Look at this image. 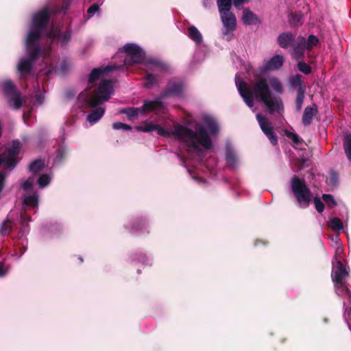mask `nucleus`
I'll return each instance as SVG.
<instances>
[{"instance_id": "obj_32", "label": "nucleus", "mask_w": 351, "mask_h": 351, "mask_svg": "<svg viewBox=\"0 0 351 351\" xmlns=\"http://www.w3.org/2000/svg\"><path fill=\"white\" fill-rule=\"evenodd\" d=\"M319 42V40L316 36L313 34L309 35L307 39L305 38V47L306 50L311 51Z\"/></svg>"}, {"instance_id": "obj_27", "label": "nucleus", "mask_w": 351, "mask_h": 351, "mask_svg": "<svg viewBox=\"0 0 351 351\" xmlns=\"http://www.w3.org/2000/svg\"><path fill=\"white\" fill-rule=\"evenodd\" d=\"M232 2L233 0H217L219 13L230 11Z\"/></svg>"}, {"instance_id": "obj_37", "label": "nucleus", "mask_w": 351, "mask_h": 351, "mask_svg": "<svg viewBox=\"0 0 351 351\" xmlns=\"http://www.w3.org/2000/svg\"><path fill=\"white\" fill-rule=\"evenodd\" d=\"M297 66L298 70L300 72L304 73L305 75H308L312 71L311 66L307 63L303 62L302 60L298 61Z\"/></svg>"}, {"instance_id": "obj_48", "label": "nucleus", "mask_w": 351, "mask_h": 351, "mask_svg": "<svg viewBox=\"0 0 351 351\" xmlns=\"http://www.w3.org/2000/svg\"><path fill=\"white\" fill-rule=\"evenodd\" d=\"M33 183H34V178H29L27 180H26L25 182H23L21 184V188L25 191H28L32 190L33 187Z\"/></svg>"}, {"instance_id": "obj_11", "label": "nucleus", "mask_w": 351, "mask_h": 351, "mask_svg": "<svg viewBox=\"0 0 351 351\" xmlns=\"http://www.w3.org/2000/svg\"><path fill=\"white\" fill-rule=\"evenodd\" d=\"M122 66H117L116 64L108 65L105 67H99L94 69L89 75L88 84L90 86L88 89H91L92 86L99 79V77L106 73H108L114 70L121 69Z\"/></svg>"}, {"instance_id": "obj_23", "label": "nucleus", "mask_w": 351, "mask_h": 351, "mask_svg": "<svg viewBox=\"0 0 351 351\" xmlns=\"http://www.w3.org/2000/svg\"><path fill=\"white\" fill-rule=\"evenodd\" d=\"M3 94L8 97L18 93L16 91V86L11 80H7L3 84Z\"/></svg>"}, {"instance_id": "obj_50", "label": "nucleus", "mask_w": 351, "mask_h": 351, "mask_svg": "<svg viewBox=\"0 0 351 351\" xmlns=\"http://www.w3.org/2000/svg\"><path fill=\"white\" fill-rule=\"evenodd\" d=\"M31 220V217L25 213V210L21 214V224L23 227L28 225V222Z\"/></svg>"}, {"instance_id": "obj_34", "label": "nucleus", "mask_w": 351, "mask_h": 351, "mask_svg": "<svg viewBox=\"0 0 351 351\" xmlns=\"http://www.w3.org/2000/svg\"><path fill=\"white\" fill-rule=\"evenodd\" d=\"M140 110H141L138 108L128 107L122 109L121 112L127 114L130 118H134L138 117Z\"/></svg>"}, {"instance_id": "obj_31", "label": "nucleus", "mask_w": 351, "mask_h": 351, "mask_svg": "<svg viewBox=\"0 0 351 351\" xmlns=\"http://www.w3.org/2000/svg\"><path fill=\"white\" fill-rule=\"evenodd\" d=\"M204 122H205L206 125L208 128L210 132L212 134H217L218 133V132H219L218 125L213 119H212L210 117H208V118L205 119Z\"/></svg>"}, {"instance_id": "obj_8", "label": "nucleus", "mask_w": 351, "mask_h": 351, "mask_svg": "<svg viewBox=\"0 0 351 351\" xmlns=\"http://www.w3.org/2000/svg\"><path fill=\"white\" fill-rule=\"evenodd\" d=\"M21 143L19 141H14L12 145L0 154V167L4 165L9 171L13 170L17 163V156L21 150Z\"/></svg>"}, {"instance_id": "obj_29", "label": "nucleus", "mask_w": 351, "mask_h": 351, "mask_svg": "<svg viewBox=\"0 0 351 351\" xmlns=\"http://www.w3.org/2000/svg\"><path fill=\"white\" fill-rule=\"evenodd\" d=\"M147 228L145 219L143 218H137L134 220L132 225V229L135 232L142 231Z\"/></svg>"}, {"instance_id": "obj_54", "label": "nucleus", "mask_w": 351, "mask_h": 351, "mask_svg": "<svg viewBox=\"0 0 351 351\" xmlns=\"http://www.w3.org/2000/svg\"><path fill=\"white\" fill-rule=\"evenodd\" d=\"M98 11H99V5L97 3H94L88 8L87 12L89 14L90 16H93L95 12Z\"/></svg>"}, {"instance_id": "obj_51", "label": "nucleus", "mask_w": 351, "mask_h": 351, "mask_svg": "<svg viewBox=\"0 0 351 351\" xmlns=\"http://www.w3.org/2000/svg\"><path fill=\"white\" fill-rule=\"evenodd\" d=\"M60 31L58 29H56V28H51L48 34H47V36L51 39H56V38H58L60 36Z\"/></svg>"}, {"instance_id": "obj_20", "label": "nucleus", "mask_w": 351, "mask_h": 351, "mask_svg": "<svg viewBox=\"0 0 351 351\" xmlns=\"http://www.w3.org/2000/svg\"><path fill=\"white\" fill-rule=\"evenodd\" d=\"M242 21L245 25L256 24L258 22L257 16L247 8L243 10Z\"/></svg>"}, {"instance_id": "obj_58", "label": "nucleus", "mask_w": 351, "mask_h": 351, "mask_svg": "<svg viewBox=\"0 0 351 351\" xmlns=\"http://www.w3.org/2000/svg\"><path fill=\"white\" fill-rule=\"evenodd\" d=\"M349 328H350V330H351V326H349Z\"/></svg>"}, {"instance_id": "obj_39", "label": "nucleus", "mask_w": 351, "mask_h": 351, "mask_svg": "<svg viewBox=\"0 0 351 351\" xmlns=\"http://www.w3.org/2000/svg\"><path fill=\"white\" fill-rule=\"evenodd\" d=\"M322 199L330 208L337 206V202L334 197L330 194H324L322 195Z\"/></svg>"}, {"instance_id": "obj_18", "label": "nucleus", "mask_w": 351, "mask_h": 351, "mask_svg": "<svg viewBox=\"0 0 351 351\" xmlns=\"http://www.w3.org/2000/svg\"><path fill=\"white\" fill-rule=\"evenodd\" d=\"M22 204L23 206L30 208H36L38 206L39 195L37 192H34L31 195L24 196Z\"/></svg>"}, {"instance_id": "obj_1", "label": "nucleus", "mask_w": 351, "mask_h": 351, "mask_svg": "<svg viewBox=\"0 0 351 351\" xmlns=\"http://www.w3.org/2000/svg\"><path fill=\"white\" fill-rule=\"evenodd\" d=\"M238 90L245 104L250 108L254 106L255 99L263 102L269 114L281 113L284 109L281 98L273 94L265 78H260L252 86H249L245 81H241Z\"/></svg>"}, {"instance_id": "obj_45", "label": "nucleus", "mask_w": 351, "mask_h": 351, "mask_svg": "<svg viewBox=\"0 0 351 351\" xmlns=\"http://www.w3.org/2000/svg\"><path fill=\"white\" fill-rule=\"evenodd\" d=\"M58 38H60L62 45H66L70 40L71 32L69 31H66L63 33L60 32Z\"/></svg>"}, {"instance_id": "obj_19", "label": "nucleus", "mask_w": 351, "mask_h": 351, "mask_svg": "<svg viewBox=\"0 0 351 351\" xmlns=\"http://www.w3.org/2000/svg\"><path fill=\"white\" fill-rule=\"evenodd\" d=\"M256 119L261 130L266 136L274 130L273 127L265 117L261 114H257Z\"/></svg>"}, {"instance_id": "obj_52", "label": "nucleus", "mask_w": 351, "mask_h": 351, "mask_svg": "<svg viewBox=\"0 0 351 351\" xmlns=\"http://www.w3.org/2000/svg\"><path fill=\"white\" fill-rule=\"evenodd\" d=\"M71 1V0H62V1H63L62 7L61 8H58L56 9L54 11V13H59L62 11H66L69 7Z\"/></svg>"}, {"instance_id": "obj_44", "label": "nucleus", "mask_w": 351, "mask_h": 351, "mask_svg": "<svg viewBox=\"0 0 351 351\" xmlns=\"http://www.w3.org/2000/svg\"><path fill=\"white\" fill-rule=\"evenodd\" d=\"M50 180L51 179L47 174H43L39 177L38 184L40 188H44L49 184Z\"/></svg>"}, {"instance_id": "obj_38", "label": "nucleus", "mask_w": 351, "mask_h": 351, "mask_svg": "<svg viewBox=\"0 0 351 351\" xmlns=\"http://www.w3.org/2000/svg\"><path fill=\"white\" fill-rule=\"evenodd\" d=\"M330 227L333 230H340L343 229V222L338 217H334L330 221Z\"/></svg>"}, {"instance_id": "obj_14", "label": "nucleus", "mask_w": 351, "mask_h": 351, "mask_svg": "<svg viewBox=\"0 0 351 351\" xmlns=\"http://www.w3.org/2000/svg\"><path fill=\"white\" fill-rule=\"evenodd\" d=\"M221 19L223 26L226 28L224 34H228V32L234 31L237 27V19L235 15L229 12H223L220 13Z\"/></svg>"}, {"instance_id": "obj_7", "label": "nucleus", "mask_w": 351, "mask_h": 351, "mask_svg": "<svg viewBox=\"0 0 351 351\" xmlns=\"http://www.w3.org/2000/svg\"><path fill=\"white\" fill-rule=\"evenodd\" d=\"M25 46L29 57L28 58H22L18 64V70L21 73L31 72L34 63L41 53L40 44L25 41Z\"/></svg>"}, {"instance_id": "obj_35", "label": "nucleus", "mask_w": 351, "mask_h": 351, "mask_svg": "<svg viewBox=\"0 0 351 351\" xmlns=\"http://www.w3.org/2000/svg\"><path fill=\"white\" fill-rule=\"evenodd\" d=\"M305 97V92L302 91H297V95L295 100V108L297 111H300L302 107V104L304 102Z\"/></svg>"}, {"instance_id": "obj_24", "label": "nucleus", "mask_w": 351, "mask_h": 351, "mask_svg": "<svg viewBox=\"0 0 351 351\" xmlns=\"http://www.w3.org/2000/svg\"><path fill=\"white\" fill-rule=\"evenodd\" d=\"M12 220L8 215L5 220H4L1 226L0 234L1 235H6L12 231Z\"/></svg>"}, {"instance_id": "obj_15", "label": "nucleus", "mask_w": 351, "mask_h": 351, "mask_svg": "<svg viewBox=\"0 0 351 351\" xmlns=\"http://www.w3.org/2000/svg\"><path fill=\"white\" fill-rule=\"evenodd\" d=\"M318 113V108L315 104L308 106L304 108L302 122L304 125L308 126L312 123L313 117Z\"/></svg>"}, {"instance_id": "obj_30", "label": "nucleus", "mask_w": 351, "mask_h": 351, "mask_svg": "<svg viewBox=\"0 0 351 351\" xmlns=\"http://www.w3.org/2000/svg\"><path fill=\"white\" fill-rule=\"evenodd\" d=\"M343 149L348 160L351 162V134L345 136Z\"/></svg>"}, {"instance_id": "obj_28", "label": "nucleus", "mask_w": 351, "mask_h": 351, "mask_svg": "<svg viewBox=\"0 0 351 351\" xmlns=\"http://www.w3.org/2000/svg\"><path fill=\"white\" fill-rule=\"evenodd\" d=\"M303 14L299 12L289 15V23L293 26H298L302 25L304 22Z\"/></svg>"}, {"instance_id": "obj_6", "label": "nucleus", "mask_w": 351, "mask_h": 351, "mask_svg": "<svg viewBox=\"0 0 351 351\" xmlns=\"http://www.w3.org/2000/svg\"><path fill=\"white\" fill-rule=\"evenodd\" d=\"M349 273L341 261H337L336 265L333 267L331 277L334 283L336 292L338 295H351V292L347 286L346 278Z\"/></svg>"}, {"instance_id": "obj_43", "label": "nucleus", "mask_w": 351, "mask_h": 351, "mask_svg": "<svg viewBox=\"0 0 351 351\" xmlns=\"http://www.w3.org/2000/svg\"><path fill=\"white\" fill-rule=\"evenodd\" d=\"M155 124L145 123L144 125L136 126V130L139 132H150L154 131Z\"/></svg>"}, {"instance_id": "obj_56", "label": "nucleus", "mask_w": 351, "mask_h": 351, "mask_svg": "<svg viewBox=\"0 0 351 351\" xmlns=\"http://www.w3.org/2000/svg\"><path fill=\"white\" fill-rule=\"evenodd\" d=\"M247 0H233V4L236 8H239Z\"/></svg>"}, {"instance_id": "obj_13", "label": "nucleus", "mask_w": 351, "mask_h": 351, "mask_svg": "<svg viewBox=\"0 0 351 351\" xmlns=\"http://www.w3.org/2000/svg\"><path fill=\"white\" fill-rule=\"evenodd\" d=\"M276 41L280 48L286 49L291 48L296 43L298 36L291 32H284L278 36Z\"/></svg>"}, {"instance_id": "obj_22", "label": "nucleus", "mask_w": 351, "mask_h": 351, "mask_svg": "<svg viewBox=\"0 0 351 351\" xmlns=\"http://www.w3.org/2000/svg\"><path fill=\"white\" fill-rule=\"evenodd\" d=\"M302 76L300 74H296L290 77V84L292 87L297 88V91H306V86L302 81Z\"/></svg>"}, {"instance_id": "obj_33", "label": "nucleus", "mask_w": 351, "mask_h": 351, "mask_svg": "<svg viewBox=\"0 0 351 351\" xmlns=\"http://www.w3.org/2000/svg\"><path fill=\"white\" fill-rule=\"evenodd\" d=\"M10 102L12 103V106L14 109L18 110L22 106V100L20 93H16L13 95L9 97Z\"/></svg>"}, {"instance_id": "obj_42", "label": "nucleus", "mask_w": 351, "mask_h": 351, "mask_svg": "<svg viewBox=\"0 0 351 351\" xmlns=\"http://www.w3.org/2000/svg\"><path fill=\"white\" fill-rule=\"evenodd\" d=\"M270 85L276 93H280V94L282 93V92H283L282 86L278 80H277V79L270 80Z\"/></svg>"}, {"instance_id": "obj_10", "label": "nucleus", "mask_w": 351, "mask_h": 351, "mask_svg": "<svg viewBox=\"0 0 351 351\" xmlns=\"http://www.w3.org/2000/svg\"><path fill=\"white\" fill-rule=\"evenodd\" d=\"M183 91V83L181 81L170 80L166 88L160 94V99L169 97L179 96Z\"/></svg>"}, {"instance_id": "obj_26", "label": "nucleus", "mask_w": 351, "mask_h": 351, "mask_svg": "<svg viewBox=\"0 0 351 351\" xmlns=\"http://www.w3.org/2000/svg\"><path fill=\"white\" fill-rule=\"evenodd\" d=\"M44 162L41 159H36L32 162L29 165V170L34 174L40 172L44 168Z\"/></svg>"}, {"instance_id": "obj_55", "label": "nucleus", "mask_w": 351, "mask_h": 351, "mask_svg": "<svg viewBox=\"0 0 351 351\" xmlns=\"http://www.w3.org/2000/svg\"><path fill=\"white\" fill-rule=\"evenodd\" d=\"M7 274V269L4 267V263L0 261V277L5 276Z\"/></svg>"}, {"instance_id": "obj_12", "label": "nucleus", "mask_w": 351, "mask_h": 351, "mask_svg": "<svg viewBox=\"0 0 351 351\" xmlns=\"http://www.w3.org/2000/svg\"><path fill=\"white\" fill-rule=\"evenodd\" d=\"M305 37L298 36V41L289 50L292 59L300 61L303 60L305 55Z\"/></svg>"}, {"instance_id": "obj_25", "label": "nucleus", "mask_w": 351, "mask_h": 351, "mask_svg": "<svg viewBox=\"0 0 351 351\" xmlns=\"http://www.w3.org/2000/svg\"><path fill=\"white\" fill-rule=\"evenodd\" d=\"M226 159L228 166L231 169H235L237 166V158L235 153L231 149H227L226 153Z\"/></svg>"}, {"instance_id": "obj_2", "label": "nucleus", "mask_w": 351, "mask_h": 351, "mask_svg": "<svg viewBox=\"0 0 351 351\" xmlns=\"http://www.w3.org/2000/svg\"><path fill=\"white\" fill-rule=\"evenodd\" d=\"M112 81L102 80L98 87L93 90L86 89L79 95V101L86 109L93 108L87 116V121L91 124L97 123L104 114L105 109L99 106L108 101L113 93Z\"/></svg>"}, {"instance_id": "obj_40", "label": "nucleus", "mask_w": 351, "mask_h": 351, "mask_svg": "<svg viewBox=\"0 0 351 351\" xmlns=\"http://www.w3.org/2000/svg\"><path fill=\"white\" fill-rule=\"evenodd\" d=\"M145 82L144 84L145 86L146 87H151L154 84L157 83V77L152 74V73H148L146 75L145 77Z\"/></svg>"}, {"instance_id": "obj_53", "label": "nucleus", "mask_w": 351, "mask_h": 351, "mask_svg": "<svg viewBox=\"0 0 351 351\" xmlns=\"http://www.w3.org/2000/svg\"><path fill=\"white\" fill-rule=\"evenodd\" d=\"M273 145L278 144V138L274 130L266 136Z\"/></svg>"}, {"instance_id": "obj_4", "label": "nucleus", "mask_w": 351, "mask_h": 351, "mask_svg": "<svg viewBox=\"0 0 351 351\" xmlns=\"http://www.w3.org/2000/svg\"><path fill=\"white\" fill-rule=\"evenodd\" d=\"M54 10L51 12L54 13ZM50 19V11L48 8L45 7L37 11L32 15V27L29 30L26 41L34 44H39L42 37V32L45 30L49 24Z\"/></svg>"}, {"instance_id": "obj_57", "label": "nucleus", "mask_w": 351, "mask_h": 351, "mask_svg": "<svg viewBox=\"0 0 351 351\" xmlns=\"http://www.w3.org/2000/svg\"><path fill=\"white\" fill-rule=\"evenodd\" d=\"M79 259H80V262H81V263H82V262H83V258H79Z\"/></svg>"}, {"instance_id": "obj_3", "label": "nucleus", "mask_w": 351, "mask_h": 351, "mask_svg": "<svg viewBox=\"0 0 351 351\" xmlns=\"http://www.w3.org/2000/svg\"><path fill=\"white\" fill-rule=\"evenodd\" d=\"M154 131L161 136L169 137L171 134L177 138L184 143L189 147L197 149L198 143L206 149H210L212 147V142L209 135L203 126H199L196 131L187 128L186 126L177 124L174 126L173 131L170 132L158 124L154 125Z\"/></svg>"}, {"instance_id": "obj_16", "label": "nucleus", "mask_w": 351, "mask_h": 351, "mask_svg": "<svg viewBox=\"0 0 351 351\" xmlns=\"http://www.w3.org/2000/svg\"><path fill=\"white\" fill-rule=\"evenodd\" d=\"M162 99L160 97L154 101H145L143 105L141 106V110L143 113L152 112L159 109L162 107Z\"/></svg>"}, {"instance_id": "obj_41", "label": "nucleus", "mask_w": 351, "mask_h": 351, "mask_svg": "<svg viewBox=\"0 0 351 351\" xmlns=\"http://www.w3.org/2000/svg\"><path fill=\"white\" fill-rule=\"evenodd\" d=\"M285 134L287 137L291 138L293 141V142L296 145H300L303 141L302 139L300 138L299 136L295 133L291 132L288 130H285Z\"/></svg>"}, {"instance_id": "obj_36", "label": "nucleus", "mask_w": 351, "mask_h": 351, "mask_svg": "<svg viewBox=\"0 0 351 351\" xmlns=\"http://www.w3.org/2000/svg\"><path fill=\"white\" fill-rule=\"evenodd\" d=\"M149 63L152 64L154 66L158 68L160 70L162 71H168L169 70V64L165 62L160 61L159 60H151Z\"/></svg>"}, {"instance_id": "obj_17", "label": "nucleus", "mask_w": 351, "mask_h": 351, "mask_svg": "<svg viewBox=\"0 0 351 351\" xmlns=\"http://www.w3.org/2000/svg\"><path fill=\"white\" fill-rule=\"evenodd\" d=\"M285 59L281 55L274 56L265 65V69L269 71L278 70L282 67Z\"/></svg>"}, {"instance_id": "obj_46", "label": "nucleus", "mask_w": 351, "mask_h": 351, "mask_svg": "<svg viewBox=\"0 0 351 351\" xmlns=\"http://www.w3.org/2000/svg\"><path fill=\"white\" fill-rule=\"evenodd\" d=\"M112 128L114 130H131L132 127L128 124L121 122H115L112 123Z\"/></svg>"}, {"instance_id": "obj_47", "label": "nucleus", "mask_w": 351, "mask_h": 351, "mask_svg": "<svg viewBox=\"0 0 351 351\" xmlns=\"http://www.w3.org/2000/svg\"><path fill=\"white\" fill-rule=\"evenodd\" d=\"M66 150L64 147H59L56 150V158L59 161H62L66 156Z\"/></svg>"}, {"instance_id": "obj_9", "label": "nucleus", "mask_w": 351, "mask_h": 351, "mask_svg": "<svg viewBox=\"0 0 351 351\" xmlns=\"http://www.w3.org/2000/svg\"><path fill=\"white\" fill-rule=\"evenodd\" d=\"M123 50L126 54L124 59V64L126 66L141 64L145 60V53L142 49L136 44H126L123 47Z\"/></svg>"}, {"instance_id": "obj_5", "label": "nucleus", "mask_w": 351, "mask_h": 351, "mask_svg": "<svg viewBox=\"0 0 351 351\" xmlns=\"http://www.w3.org/2000/svg\"><path fill=\"white\" fill-rule=\"evenodd\" d=\"M291 189L299 206L302 208H308L311 202L312 193L305 180L293 176L291 180Z\"/></svg>"}, {"instance_id": "obj_49", "label": "nucleus", "mask_w": 351, "mask_h": 351, "mask_svg": "<svg viewBox=\"0 0 351 351\" xmlns=\"http://www.w3.org/2000/svg\"><path fill=\"white\" fill-rule=\"evenodd\" d=\"M314 204H315V209L318 213H322L324 211V204L322 202V200L320 199L319 197H315L314 198Z\"/></svg>"}, {"instance_id": "obj_21", "label": "nucleus", "mask_w": 351, "mask_h": 351, "mask_svg": "<svg viewBox=\"0 0 351 351\" xmlns=\"http://www.w3.org/2000/svg\"><path fill=\"white\" fill-rule=\"evenodd\" d=\"M188 33L187 36L193 40L196 44H200L203 39L202 34L197 29V28L194 25H191L188 27Z\"/></svg>"}]
</instances>
